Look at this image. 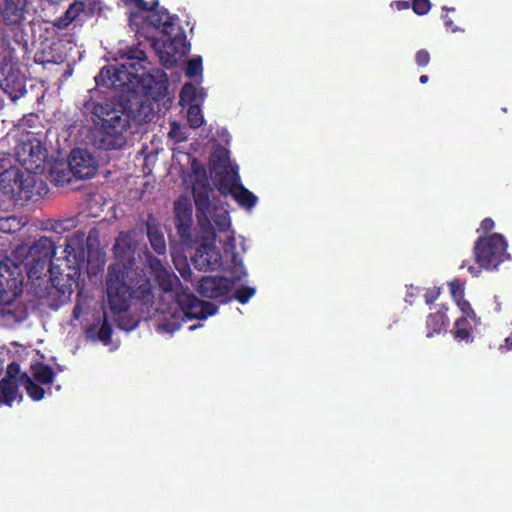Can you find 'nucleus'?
Returning <instances> with one entry per match:
<instances>
[{
  "label": "nucleus",
  "mask_w": 512,
  "mask_h": 512,
  "mask_svg": "<svg viewBox=\"0 0 512 512\" xmlns=\"http://www.w3.org/2000/svg\"><path fill=\"white\" fill-rule=\"evenodd\" d=\"M116 262L106 275L108 305L113 313L126 311L131 299L148 304L153 298L152 285L144 269L135 266V247L129 234L121 232L113 247Z\"/></svg>",
  "instance_id": "obj_1"
},
{
  "label": "nucleus",
  "mask_w": 512,
  "mask_h": 512,
  "mask_svg": "<svg viewBox=\"0 0 512 512\" xmlns=\"http://www.w3.org/2000/svg\"><path fill=\"white\" fill-rule=\"evenodd\" d=\"M134 6L139 12H131L129 25L136 35L154 42L157 31L163 33L167 38L163 41V48L160 58L165 63H174L176 57H182L188 53L186 36L176 25V17L170 15L167 9L160 7L158 0L151 4L145 0H135Z\"/></svg>",
  "instance_id": "obj_2"
},
{
  "label": "nucleus",
  "mask_w": 512,
  "mask_h": 512,
  "mask_svg": "<svg viewBox=\"0 0 512 512\" xmlns=\"http://www.w3.org/2000/svg\"><path fill=\"white\" fill-rule=\"evenodd\" d=\"M84 109L91 115L94 123H101L105 135L103 142L107 149H119L126 144L123 134L130 128L131 110L122 103L93 98L85 102Z\"/></svg>",
  "instance_id": "obj_3"
},
{
  "label": "nucleus",
  "mask_w": 512,
  "mask_h": 512,
  "mask_svg": "<svg viewBox=\"0 0 512 512\" xmlns=\"http://www.w3.org/2000/svg\"><path fill=\"white\" fill-rule=\"evenodd\" d=\"M146 54L138 48H129L122 61L115 66L103 67L95 80L98 85L105 87H124L133 84L138 72L143 68Z\"/></svg>",
  "instance_id": "obj_4"
},
{
  "label": "nucleus",
  "mask_w": 512,
  "mask_h": 512,
  "mask_svg": "<svg viewBox=\"0 0 512 512\" xmlns=\"http://www.w3.org/2000/svg\"><path fill=\"white\" fill-rule=\"evenodd\" d=\"M473 253L478 267L463 261L461 268H467L469 273L477 277L481 269L495 270L507 256V242L503 235L493 233L486 237H479L473 246Z\"/></svg>",
  "instance_id": "obj_5"
},
{
  "label": "nucleus",
  "mask_w": 512,
  "mask_h": 512,
  "mask_svg": "<svg viewBox=\"0 0 512 512\" xmlns=\"http://www.w3.org/2000/svg\"><path fill=\"white\" fill-rule=\"evenodd\" d=\"M55 249L54 241L46 236H41L28 248L23 265L29 280L43 279L45 270L53 265L52 257L55 255Z\"/></svg>",
  "instance_id": "obj_6"
},
{
  "label": "nucleus",
  "mask_w": 512,
  "mask_h": 512,
  "mask_svg": "<svg viewBox=\"0 0 512 512\" xmlns=\"http://www.w3.org/2000/svg\"><path fill=\"white\" fill-rule=\"evenodd\" d=\"M175 299L188 319H206L217 312V307L213 303L200 300L188 287L181 286L175 292Z\"/></svg>",
  "instance_id": "obj_7"
},
{
  "label": "nucleus",
  "mask_w": 512,
  "mask_h": 512,
  "mask_svg": "<svg viewBox=\"0 0 512 512\" xmlns=\"http://www.w3.org/2000/svg\"><path fill=\"white\" fill-rule=\"evenodd\" d=\"M192 205L187 198L181 197L174 203V224L182 245L192 246Z\"/></svg>",
  "instance_id": "obj_8"
},
{
  "label": "nucleus",
  "mask_w": 512,
  "mask_h": 512,
  "mask_svg": "<svg viewBox=\"0 0 512 512\" xmlns=\"http://www.w3.org/2000/svg\"><path fill=\"white\" fill-rule=\"evenodd\" d=\"M50 286H46L45 291L37 292L40 298L56 295L61 302L69 299L73 293V287L76 284L75 279L70 275H64L59 267L51 265L48 270Z\"/></svg>",
  "instance_id": "obj_9"
},
{
  "label": "nucleus",
  "mask_w": 512,
  "mask_h": 512,
  "mask_svg": "<svg viewBox=\"0 0 512 512\" xmlns=\"http://www.w3.org/2000/svg\"><path fill=\"white\" fill-rule=\"evenodd\" d=\"M50 286H46L45 291L37 292L40 298L56 295L61 302L69 299L73 293V287L76 284L75 279L70 275H64L59 267L51 265L48 270Z\"/></svg>",
  "instance_id": "obj_10"
},
{
  "label": "nucleus",
  "mask_w": 512,
  "mask_h": 512,
  "mask_svg": "<svg viewBox=\"0 0 512 512\" xmlns=\"http://www.w3.org/2000/svg\"><path fill=\"white\" fill-rule=\"evenodd\" d=\"M141 84L144 94L154 101L162 100L168 91V79L165 73L152 75L146 73V68L143 66L138 72V77L133 80V84Z\"/></svg>",
  "instance_id": "obj_11"
},
{
  "label": "nucleus",
  "mask_w": 512,
  "mask_h": 512,
  "mask_svg": "<svg viewBox=\"0 0 512 512\" xmlns=\"http://www.w3.org/2000/svg\"><path fill=\"white\" fill-rule=\"evenodd\" d=\"M234 286V281L224 276H205L197 284L198 293L209 299L227 297Z\"/></svg>",
  "instance_id": "obj_12"
},
{
  "label": "nucleus",
  "mask_w": 512,
  "mask_h": 512,
  "mask_svg": "<svg viewBox=\"0 0 512 512\" xmlns=\"http://www.w3.org/2000/svg\"><path fill=\"white\" fill-rule=\"evenodd\" d=\"M68 164L72 174L78 179H90L97 172L95 158L85 149H73Z\"/></svg>",
  "instance_id": "obj_13"
},
{
  "label": "nucleus",
  "mask_w": 512,
  "mask_h": 512,
  "mask_svg": "<svg viewBox=\"0 0 512 512\" xmlns=\"http://www.w3.org/2000/svg\"><path fill=\"white\" fill-rule=\"evenodd\" d=\"M28 0H4L0 7V18L5 26L20 27L26 22Z\"/></svg>",
  "instance_id": "obj_14"
},
{
  "label": "nucleus",
  "mask_w": 512,
  "mask_h": 512,
  "mask_svg": "<svg viewBox=\"0 0 512 512\" xmlns=\"http://www.w3.org/2000/svg\"><path fill=\"white\" fill-rule=\"evenodd\" d=\"M193 266L199 271L216 270L221 265V256L215 245L200 244L191 256Z\"/></svg>",
  "instance_id": "obj_15"
},
{
  "label": "nucleus",
  "mask_w": 512,
  "mask_h": 512,
  "mask_svg": "<svg viewBox=\"0 0 512 512\" xmlns=\"http://www.w3.org/2000/svg\"><path fill=\"white\" fill-rule=\"evenodd\" d=\"M456 304L463 315L455 322L454 337L457 340L469 342L472 340L471 334L469 333V328L462 327V324L472 321L474 325L477 326L480 323V319L477 317L468 300L460 299V301H458Z\"/></svg>",
  "instance_id": "obj_16"
},
{
  "label": "nucleus",
  "mask_w": 512,
  "mask_h": 512,
  "mask_svg": "<svg viewBox=\"0 0 512 512\" xmlns=\"http://www.w3.org/2000/svg\"><path fill=\"white\" fill-rule=\"evenodd\" d=\"M213 189L206 177L202 180H197L193 185L192 194L196 207V217L208 216L211 213L210 196Z\"/></svg>",
  "instance_id": "obj_17"
},
{
  "label": "nucleus",
  "mask_w": 512,
  "mask_h": 512,
  "mask_svg": "<svg viewBox=\"0 0 512 512\" xmlns=\"http://www.w3.org/2000/svg\"><path fill=\"white\" fill-rule=\"evenodd\" d=\"M21 293L9 267L0 262V305H10Z\"/></svg>",
  "instance_id": "obj_18"
},
{
  "label": "nucleus",
  "mask_w": 512,
  "mask_h": 512,
  "mask_svg": "<svg viewBox=\"0 0 512 512\" xmlns=\"http://www.w3.org/2000/svg\"><path fill=\"white\" fill-rule=\"evenodd\" d=\"M144 225L153 251L158 255H164L166 253L165 237L161 230V223L153 212L147 214Z\"/></svg>",
  "instance_id": "obj_19"
},
{
  "label": "nucleus",
  "mask_w": 512,
  "mask_h": 512,
  "mask_svg": "<svg viewBox=\"0 0 512 512\" xmlns=\"http://www.w3.org/2000/svg\"><path fill=\"white\" fill-rule=\"evenodd\" d=\"M0 86L13 102L27 93L25 77L19 71H9L0 82Z\"/></svg>",
  "instance_id": "obj_20"
},
{
  "label": "nucleus",
  "mask_w": 512,
  "mask_h": 512,
  "mask_svg": "<svg viewBox=\"0 0 512 512\" xmlns=\"http://www.w3.org/2000/svg\"><path fill=\"white\" fill-rule=\"evenodd\" d=\"M210 176L214 186L223 196H228L229 192H232V189L240 182L238 168L234 166L219 170Z\"/></svg>",
  "instance_id": "obj_21"
},
{
  "label": "nucleus",
  "mask_w": 512,
  "mask_h": 512,
  "mask_svg": "<svg viewBox=\"0 0 512 512\" xmlns=\"http://www.w3.org/2000/svg\"><path fill=\"white\" fill-rule=\"evenodd\" d=\"M150 267L163 292H172L174 290V286L180 284L178 277L175 274H171L159 259L154 258L151 260Z\"/></svg>",
  "instance_id": "obj_22"
},
{
  "label": "nucleus",
  "mask_w": 512,
  "mask_h": 512,
  "mask_svg": "<svg viewBox=\"0 0 512 512\" xmlns=\"http://www.w3.org/2000/svg\"><path fill=\"white\" fill-rule=\"evenodd\" d=\"M37 175L29 171H21L13 199L28 201L35 195Z\"/></svg>",
  "instance_id": "obj_23"
},
{
  "label": "nucleus",
  "mask_w": 512,
  "mask_h": 512,
  "mask_svg": "<svg viewBox=\"0 0 512 512\" xmlns=\"http://www.w3.org/2000/svg\"><path fill=\"white\" fill-rule=\"evenodd\" d=\"M86 4L83 1L72 2L63 15L53 21V26L59 30L66 29L70 24L78 21L81 14L85 12Z\"/></svg>",
  "instance_id": "obj_24"
},
{
  "label": "nucleus",
  "mask_w": 512,
  "mask_h": 512,
  "mask_svg": "<svg viewBox=\"0 0 512 512\" xmlns=\"http://www.w3.org/2000/svg\"><path fill=\"white\" fill-rule=\"evenodd\" d=\"M19 176H21V170L13 166H10L9 168H6L4 171L0 172V191L4 195L12 198L18 183Z\"/></svg>",
  "instance_id": "obj_25"
},
{
  "label": "nucleus",
  "mask_w": 512,
  "mask_h": 512,
  "mask_svg": "<svg viewBox=\"0 0 512 512\" xmlns=\"http://www.w3.org/2000/svg\"><path fill=\"white\" fill-rule=\"evenodd\" d=\"M447 307L441 306V308L435 313L428 315L426 320V326L428 328V337H432L434 334H439L449 324V319L446 315Z\"/></svg>",
  "instance_id": "obj_26"
},
{
  "label": "nucleus",
  "mask_w": 512,
  "mask_h": 512,
  "mask_svg": "<svg viewBox=\"0 0 512 512\" xmlns=\"http://www.w3.org/2000/svg\"><path fill=\"white\" fill-rule=\"evenodd\" d=\"M54 43L42 45L34 54V62L39 65L60 64L63 57L55 52Z\"/></svg>",
  "instance_id": "obj_27"
},
{
  "label": "nucleus",
  "mask_w": 512,
  "mask_h": 512,
  "mask_svg": "<svg viewBox=\"0 0 512 512\" xmlns=\"http://www.w3.org/2000/svg\"><path fill=\"white\" fill-rule=\"evenodd\" d=\"M229 195H231L241 207L246 209L253 208L258 201L257 196L240 182L232 189V192H229Z\"/></svg>",
  "instance_id": "obj_28"
},
{
  "label": "nucleus",
  "mask_w": 512,
  "mask_h": 512,
  "mask_svg": "<svg viewBox=\"0 0 512 512\" xmlns=\"http://www.w3.org/2000/svg\"><path fill=\"white\" fill-rule=\"evenodd\" d=\"M18 397L20 400L22 399V395H19L18 382L2 379L0 381V404L11 406Z\"/></svg>",
  "instance_id": "obj_29"
},
{
  "label": "nucleus",
  "mask_w": 512,
  "mask_h": 512,
  "mask_svg": "<svg viewBox=\"0 0 512 512\" xmlns=\"http://www.w3.org/2000/svg\"><path fill=\"white\" fill-rule=\"evenodd\" d=\"M229 151L224 147L216 148L209 158V171L213 174L219 170L231 167Z\"/></svg>",
  "instance_id": "obj_30"
},
{
  "label": "nucleus",
  "mask_w": 512,
  "mask_h": 512,
  "mask_svg": "<svg viewBox=\"0 0 512 512\" xmlns=\"http://www.w3.org/2000/svg\"><path fill=\"white\" fill-rule=\"evenodd\" d=\"M200 237L204 241L202 244L214 245L216 241L215 227L211 223V219L208 216H201L197 218Z\"/></svg>",
  "instance_id": "obj_31"
},
{
  "label": "nucleus",
  "mask_w": 512,
  "mask_h": 512,
  "mask_svg": "<svg viewBox=\"0 0 512 512\" xmlns=\"http://www.w3.org/2000/svg\"><path fill=\"white\" fill-rule=\"evenodd\" d=\"M211 219V223H214V227L218 229L220 232H226L231 227V219L227 210L215 207L211 210L209 215Z\"/></svg>",
  "instance_id": "obj_32"
},
{
  "label": "nucleus",
  "mask_w": 512,
  "mask_h": 512,
  "mask_svg": "<svg viewBox=\"0 0 512 512\" xmlns=\"http://www.w3.org/2000/svg\"><path fill=\"white\" fill-rule=\"evenodd\" d=\"M19 383L26 389L28 396L34 401H40L44 398L45 390L35 383L26 373L20 375Z\"/></svg>",
  "instance_id": "obj_33"
},
{
  "label": "nucleus",
  "mask_w": 512,
  "mask_h": 512,
  "mask_svg": "<svg viewBox=\"0 0 512 512\" xmlns=\"http://www.w3.org/2000/svg\"><path fill=\"white\" fill-rule=\"evenodd\" d=\"M54 376L53 368L47 364H40L33 373L34 379L43 385L51 384L54 380Z\"/></svg>",
  "instance_id": "obj_34"
},
{
  "label": "nucleus",
  "mask_w": 512,
  "mask_h": 512,
  "mask_svg": "<svg viewBox=\"0 0 512 512\" xmlns=\"http://www.w3.org/2000/svg\"><path fill=\"white\" fill-rule=\"evenodd\" d=\"M187 121L193 129H198L204 123V118L199 105L191 104L187 110Z\"/></svg>",
  "instance_id": "obj_35"
},
{
  "label": "nucleus",
  "mask_w": 512,
  "mask_h": 512,
  "mask_svg": "<svg viewBox=\"0 0 512 512\" xmlns=\"http://www.w3.org/2000/svg\"><path fill=\"white\" fill-rule=\"evenodd\" d=\"M22 223L15 216L0 218V230L4 233H15L20 230Z\"/></svg>",
  "instance_id": "obj_36"
},
{
  "label": "nucleus",
  "mask_w": 512,
  "mask_h": 512,
  "mask_svg": "<svg viewBox=\"0 0 512 512\" xmlns=\"http://www.w3.org/2000/svg\"><path fill=\"white\" fill-rule=\"evenodd\" d=\"M202 58L200 56L188 60L185 69V75L189 78L202 76Z\"/></svg>",
  "instance_id": "obj_37"
},
{
  "label": "nucleus",
  "mask_w": 512,
  "mask_h": 512,
  "mask_svg": "<svg viewBox=\"0 0 512 512\" xmlns=\"http://www.w3.org/2000/svg\"><path fill=\"white\" fill-rule=\"evenodd\" d=\"M174 264H175L177 271L181 275V277L185 281L191 282L192 281V270L190 268L189 263L187 262V259L185 257L179 258V259H174Z\"/></svg>",
  "instance_id": "obj_38"
},
{
  "label": "nucleus",
  "mask_w": 512,
  "mask_h": 512,
  "mask_svg": "<svg viewBox=\"0 0 512 512\" xmlns=\"http://www.w3.org/2000/svg\"><path fill=\"white\" fill-rule=\"evenodd\" d=\"M197 89L192 83H185L180 91V100L191 105L196 100Z\"/></svg>",
  "instance_id": "obj_39"
},
{
  "label": "nucleus",
  "mask_w": 512,
  "mask_h": 512,
  "mask_svg": "<svg viewBox=\"0 0 512 512\" xmlns=\"http://www.w3.org/2000/svg\"><path fill=\"white\" fill-rule=\"evenodd\" d=\"M256 293V289L250 286H243L238 288L234 293V299H236L241 304H246L250 298H252Z\"/></svg>",
  "instance_id": "obj_40"
},
{
  "label": "nucleus",
  "mask_w": 512,
  "mask_h": 512,
  "mask_svg": "<svg viewBox=\"0 0 512 512\" xmlns=\"http://www.w3.org/2000/svg\"><path fill=\"white\" fill-rule=\"evenodd\" d=\"M112 338V327L108 322L107 316L104 315L103 323L101 324L98 331V339L105 344L109 343Z\"/></svg>",
  "instance_id": "obj_41"
},
{
  "label": "nucleus",
  "mask_w": 512,
  "mask_h": 512,
  "mask_svg": "<svg viewBox=\"0 0 512 512\" xmlns=\"http://www.w3.org/2000/svg\"><path fill=\"white\" fill-rule=\"evenodd\" d=\"M450 293L453 299L456 301H460V299L464 298V285L459 279H454L449 283Z\"/></svg>",
  "instance_id": "obj_42"
},
{
  "label": "nucleus",
  "mask_w": 512,
  "mask_h": 512,
  "mask_svg": "<svg viewBox=\"0 0 512 512\" xmlns=\"http://www.w3.org/2000/svg\"><path fill=\"white\" fill-rule=\"evenodd\" d=\"M412 9L417 15H425L431 9V2L430 0H413Z\"/></svg>",
  "instance_id": "obj_43"
},
{
  "label": "nucleus",
  "mask_w": 512,
  "mask_h": 512,
  "mask_svg": "<svg viewBox=\"0 0 512 512\" xmlns=\"http://www.w3.org/2000/svg\"><path fill=\"white\" fill-rule=\"evenodd\" d=\"M20 365L17 362H11L8 364L6 369V375L3 379H8V381H17L19 382V379H17V376L20 377Z\"/></svg>",
  "instance_id": "obj_44"
},
{
  "label": "nucleus",
  "mask_w": 512,
  "mask_h": 512,
  "mask_svg": "<svg viewBox=\"0 0 512 512\" xmlns=\"http://www.w3.org/2000/svg\"><path fill=\"white\" fill-rule=\"evenodd\" d=\"M68 224H70V226L73 225L71 220H55L51 222L48 229L54 231L57 234H61L69 229Z\"/></svg>",
  "instance_id": "obj_45"
},
{
  "label": "nucleus",
  "mask_w": 512,
  "mask_h": 512,
  "mask_svg": "<svg viewBox=\"0 0 512 512\" xmlns=\"http://www.w3.org/2000/svg\"><path fill=\"white\" fill-rule=\"evenodd\" d=\"M430 53L426 49H420L416 52L415 62L419 67H426L430 62Z\"/></svg>",
  "instance_id": "obj_46"
},
{
  "label": "nucleus",
  "mask_w": 512,
  "mask_h": 512,
  "mask_svg": "<svg viewBox=\"0 0 512 512\" xmlns=\"http://www.w3.org/2000/svg\"><path fill=\"white\" fill-rule=\"evenodd\" d=\"M440 295V289L437 287L429 288L424 294V299L427 304H433Z\"/></svg>",
  "instance_id": "obj_47"
},
{
  "label": "nucleus",
  "mask_w": 512,
  "mask_h": 512,
  "mask_svg": "<svg viewBox=\"0 0 512 512\" xmlns=\"http://www.w3.org/2000/svg\"><path fill=\"white\" fill-rule=\"evenodd\" d=\"M11 166V155L6 152H0V171Z\"/></svg>",
  "instance_id": "obj_48"
},
{
  "label": "nucleus",
  "mask_w": 512,
  "mask_h": 512,
  "mask_svg": "<svg viewBox=\"0 0 512 512\" xmlns=\"http://www.w3.org/2000/svg\"><path fill=\"white\" fill-rule=\"evenodd\" d=\"M494 221L492 218L490 217H487V218H484L482 221H481V224H480V228L485 231V232H489L491 231L493 228H494Z\"/></svg>",
  "instance_id": "obj_49"
},
{
  "label": "nucleus",
  "mask_w": 512,
  "mask_h": 512,
  "mask_svg": "<svg viewBox=\"0 0 512 512\" xmlns=\"http://www.w3.org/2000/svg\"><path fill=\"white\" fill-rule=\"evenodd\" d=\"M499 349L501 352H508L512 350V337H507L504 343L500 345Z\"/></svg>",
  "instance_id": "obj_50"
},
{
  "label": "nucleus",
  "mask_w": 512,
  "mask_h": 512,
  "mask_svg": "<svg viewBox=\"0 0 512 512\" xmlns=\"http://www.w3.org/2000/svg\"><path fill=\"white\" fill-rule=\"evenodd\" d=\"M392 6H395L398 10H406L410 8V3L408 1H394L392 3Z\"/></svg>",
  "instance_id": "obj_51"
},
{
  "label": "nucleus",
  "mask_w": 512,
  "mask_h": 512,
  "mask_svg": "<svg viewBox=\"0 0 512 512\" xmlns=\"http://www.w3.org/2000/svg\"><path fill=\"white\" fill-rule=\"evenodd\" d=\"M445 26L447 29H450L452 32L457 30V27L454 25L453 21L448 17H444Z\"/></svg>",
  "instance_id": "obj_52"
},
{
  "label": "nucleus",
  "mask_w": 512,
  "mask_h": 512,
  "mask_svg": "<svg viewBox=\"0 0 512 512\" xmlns=\"http://www.w3.org/2000/svg\"><path fill=\"white\" fill-rule=\"evenodd\" d=\"M153 117H154L153 111H152V109H149V112L145 113L144 117L142 118V121L146 122V123L150 122V121H152Z\"/></svg>",
  "instance_id": "obj_53"
},
{
  "label": "nucleus",
  "mask_w": 512,
  "mask_h": 512,
  "mask_svg": "<svg viewBox=\"0 0 512 512\" xmlns=\"http://www.w3.org/2000/svg\"><path fill=\"white\" fill-rule=\"evenodd\" d=\"M80 313H81V307H80V305H76V306L73 308V318H74V319H79V317H80Z\"/></svg>",
  "instance_id": "obj_54"
},
{
  "label": "nucleus",
  "mask_w": 512,
  "mask_h": 512,
  "mask_svg": "<svg viewBox=\"0 0 512 512\" xmlns=\"http://www.w3.org/2000/svg\"><path fill=\"white\" fill-rule=\"evenodd\" d=\"M429 80V77L427 75H421L419 78V81L421 84H426Z\"/></svg>",
  "instance_id": "obj_55"
},
{
  "label": "nucleus",
  "mask_w": 512,
  "mask_h": 512,
  "mask_svg": "<svg viewBox=\"0 0 512 512\" xmlns=\"http://www.w3.org/2000/svg\"><path fill=\"white\" fill-rule=\"evenodd\" d=\"M50 5H58L60 4L61 0H45Z\"/></svg>",
  "instance_id": "obj_56"
},
{
  "label": "nucleus",
  "mask_w": 512,
  "mask_h": 512,
  "mask_svg": "<svg viewBox=\"0 0 512 512\" xmlns=\"http://www.w3.org/2000/svg\"><path fill=\"white\" fill-rule=\"evenodd\" d=\"M122 2H123L126 6H131V5H134V4H135V0H122Z\"/></svg>",
  "instance_id": "obj_57"
},
{
  "label": "nucleus",
  "mask_w": 512,
  "mask_h": 512,
  "mask_svg": "<svg viewBox=\"0 0 512 512\" xmlns=\"http://www.w3.org/2000/svg\"><path fill=\"white\" fill-rule=\"evenodd\" d=\"M470 322H471V321H469V322H467V323H465V324H462V327H467V328H469V332H470V331H471V329H472V326L470 325Z\"/></svg>",
  "instance_id": "obj_58"
},
{
  "label": "nucleus",
  "mask_w": 512,
  "mask_h": 512,
  "mask_svg": "<svg viewBox=\"0 0 512 512\" xmlns=\"http://www.w3.org/2000/svg\"><path fill=\"white\" fill-rule=\"evenodd\" d=\"M174 126H175V123H173L172 127H174ZM173 133H174V128H172V130L170 131L169 135L173 136Z\"/></svg>",
  "instance_id": "obj_59"
},
{
  "label": "nucleus",
  "mask_w": 512,
  "mask_h": 512,
  "mask_svg": "<svg viewBox=\"0 0 512 512\" xmlns=\"http://www.w3.org/2000/svg\"><path fill=\"white\" fill-rule=\"evenodd\" d=\"M443 9L448 10V11H454V8L449 9V8L444 7Z\"/></svg>",
  "instance_id": "obj_60"
},
{
  "label": "nucleus",
  "mask_w": 512,
  "mask_h": 512,
  "mask_svg": "<svg viewBox=\"0 0 512 512\" xmlns=\"http://www.w3.org/2000/svg\"><path fill=\"white\" fill-rule=\"evenodd\" d=\"M141 108H142V109H146L147 107H146V106H144V105H141Z\"/></svg>",
  "instance_id": "obj_61"
}]
</instances>
